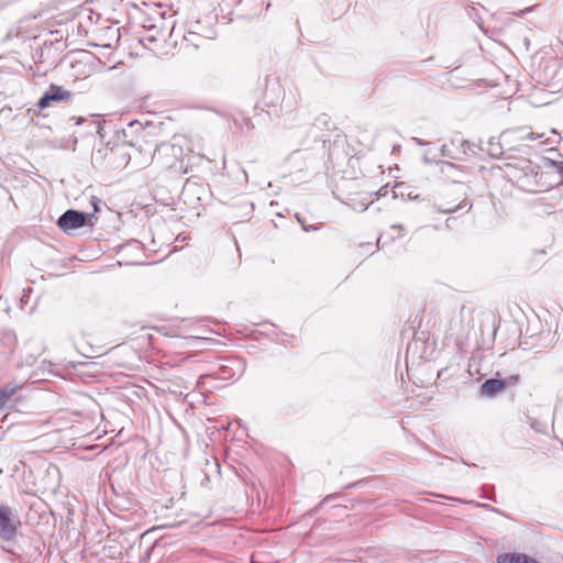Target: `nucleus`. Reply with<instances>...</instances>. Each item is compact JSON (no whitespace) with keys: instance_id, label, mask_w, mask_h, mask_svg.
I'll return each instance as SVG.
<instances>
[{"instance_id":"obj_1","label":"nucleus","mask_w":563,"mask_h":563,"mask_svg":"<svg viewBox=\"0 0 563 563\" xmlns=\"http://www.w3.org/2000/svg\"><path fill=\"white\" fill-rule=\"evenodd\" d=\"M153 158L165 168H177L183 163V146L163 143L155 150Z\"/></svg>"},{"instance_id":"obj_2","label":"nucleus","mask_w":563,"mask_h":563,"mask_svg":"<svg viewBox=\"0 0 563 563\" xmlns=\"http://www.w3.org/2000/svg\"><path fill=\"white\" fill-rule=\"evenodd\" d=\"M21 527L18 515L5 505H0V537L3 540H13Z\"/></svg>"},{"instance_id":"obj_3","label":"nucleus","mask_w":563,"mask_h":563,"mask_svg":"<svg viewBox=\"0 0 563 563\" xmlns=\"http://www.w3.org/2000/svg\"><path fill=\"white\" fill-rule=\"evenodd\" d=\"M87 223V216L77 210H67L57 220L58 228L70 234L73 231L82 228Z\"/></svg>"},{"instance_id":"obj_4","label":"nucleus","mask_w":563,"mask_h":563,"mask_svg":"<svg viewBox=\"0 0 563 563\" xmlns=\"http://www.w3.org/2000/svg\"><path fill=\"white\" fill-rule=\"evenodd\" d=\"M467 206L466 195L464 191L446 192L439 201L438 209L443 213L455 212L456 210Z\"/></svg>"},{"instance_id":"obj_5","label":"nucleus","mask_w":563,"mask_h":563,"mask_svg":"<svg viewBox=\"0 0 563 563\" xmlns=\"http://www.w3.org/2000/svg\"><path fill=\"white\" fill-rule=\"evenodd\" d=\"M71 92L64 89L60 86L52 84L44 96L38 100L37 106L41 110H44L49 106L52 101H70Z\"/></svg>"},{"instance_id":"obj_6","label":"nucleus","mask_w":563,"mask_h":563,"mask_svg":"<svg viewBox=\"0 0 563 563\" xmlns=\"http://www.w3.org/2000/svg\"><path fill=\"white\" fill-rule=\"evenodd\" d=\"M519 382V375H511L508 378L501 380L497 378L487 379L481 386V394L483 396L492 397L503 391L507 385H515Z\"/></svg>"},{"instance_id":"obj_7","label":"nucleus","mask_w":563,"mask_h":563,"mask_svg":"<svg viewBox=\"0 0 563 563\" xmlns=\"http://www.w3.org/2000/svg\"><path fill=\"white\" fill-rule=\"evenodd\" d=\"M497 563H539L534 558L523 553H503L498 555Z\"/></svg>"},{"instance_id":"obj_8","label":"nucleus","mask_w":563,"mask_h":563,"mask_svg":"<svg viewBox=\"0 0 563 563\" xmlns=\"http://www.w3.org/2000/svg\"><path fill=\"white\" fill-rule=\"evenodd\" d=\"M21 389V385L16 383H9L0 387V410L3 409L12 397Z\"/></svg>"},{"instance_id":"obj_9","label":"nucleus","mask_w":563,"mask_h":563,"mask_svg":"<svg viewBox=\"0 0 563 563\" xmlns=\"http://www.w3.org/2000/svg\"><path fill=\"white\" fill-rule=\"evenodd\" d=\"M544 133H534V132H531L530 134L527 135L526 139L528 140H541L544 137Z\"/></svg>"},{"instance_id":"obj_10","label":"nucleus","mask_w":563,"mask_h":563,"mask_svg":"<svg viewBox=\"0 0 563 563\" xmlns=\"http://www.w3.org/2000/svg\"><path fill=\"white\" fill-rule=\"evenodd\" d=\"M109 151L113 154L115 152V148H110Z\"/></svg>"}]
</instances>
